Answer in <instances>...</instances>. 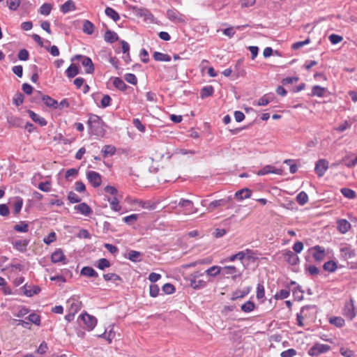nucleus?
I'll return each instance as SVG.
<instances>
[{
	"mask_svg": "<svg viewBox=\"0 0 357 357\" xmlns=\"http://www.w3.org/2000/svg\"><path fill=\"white\" fill-rule=\"evenodd\" d=\"M139 215L138 214H132L128 216H126L123 218V221L128 224L131 225L134 223L138 219Z\"/></svg>",
	"mask_w": 357,
	"mask_h": 357,
	"instance_id": "680f3d73",
	"label": "nucleus"
},
{
	"mask_svg": "<svg viewBox=\"0 0 357 357\" xmlns=\"http://www.w3.org/2000/svg\"><path fill=\"white\" fill-rule=\"evenodd\" d=\"M27 319L29 320V322H31L37 326H39L40 324V317L36 313H32L29 314Z\"/></svg>",
	"mask_w": 357,
	"mask_h": 357,
	"instance_id": "603ef678",
	"label": "nucleus"
},
{
	"mask_svg": "<svg viewBox=\"0 0 357 357\" xmlns=\"http://www.w3.org/2000/svg\"><path fill=\"white\" fill-rule=\"evenodd\" d=\"M18 59L21 61H26L29 59V54L26 49H22L18 53Z\"/></svg>",
	"mask_w": 357,
	"mask_h": 357,
	"instance_id": "69168bd1",
	"label": "nucleus"
},
{
	"mask_svg": "<svg viewBox=\"0 0 357 357\" xmlns=\"http://www.w3.org/2000/svg\"><path fill=\"white\" fill-rule=\"evenodd\" d=\"M223 275H231L233 280L241 277L242 273L234 266H227L222 268Z\"/></svg>",
	"mask_w": 357,
	"mask_h": 357,
	"instance_id": "9d476101",
	"label": "nucleus"
},
{
	"mask_svg": "<svg viewBox=\"0 0 357 357\" xmlns=\"http://www.w3.org/2000/svg\"><path fill=\"white\" fill-rule=\"evenodd\" d=\"M7 6L11 10H16L20 4V0H6Z\"/></svg>",
	"mask_w": 357,
	"mask_h": 357,
	"instance_id": "864d4df0",
	"label": "nucleus"
},
{
	"mask_svg": "<svg viewBox=\"0 0 357 357\" xmlns=\"http://www.w3.org/2000/svg\"><path fill=\"white\" fill-rule=\"evenodd\" d=\"M325 91H326L325 88H323L320 86L316 85L312 87V95L316 96L318 97H322V96H324Z\"/></svg>",
	"mask_w": 357,
	"mask_h": 357,
	"instance_id": "c03bdc74",
	"label": "nucleus"
},
{
	"mask_svg": "<svg viewBox=\"0 0 357 357\" xmlns=\"http://www.w3.org/2000/svg\"><path fill=\"white\" fill-rule=\"evenodd\" d=\"M341 193L347 199H354L356 196L355 191L350 188H343L340 190Z\"/></svg>",
	"mask_w": 357,
	"mask_h": 357,
	"instance_id": "79ce46f5",
	"label": "nucleus"
},
{
	"mask_svg": "<svg viewBox=\"0 0 357 357\" xmlns=\"http://www.w3.org/2000/svg\"><path fill=\"white\" fill-rule=\"evenodd\" d=\"M351 127V123H349L347 121H344L343 123H340L337 126L335 130L339 132H342L346 130L347 128Z\"/></svg>",
	"mask_w": 357,
	"mask_h": 357,
	"instance_id": "052dcab7",
	"label": "nucleus"
},
{
	"mask_svg": "<svg viewBox=\"0 0 357 357\" xmlns=\"http://www.w3.org/2000/svg\"><path fill=\"white\" fill-rule=\"evenodd\" d=\"M104 39L106 42L113 43L118 40L119 36L114 31L107 30L104 35Z\"/></svg>",
	"mask_w": 357,
	"mask_h": 357,
	"instance_id": "393cba45",
	"label": "nucleus"
},
{
	"mask_svg": "<svg viewBox=\"0 0 357 357\" xmlns=\"http://www.w3.org/2000/svg\"><path fill=\"white\" fill-rule=\"evenodd\" d=\"M312 250H314L312 256L315 261H321L324 259L325 249L323 247L320 245H316L313 247Z\"/></svg>",
	"mask_w": 357,
	"mask_h": 357,
	"instance_id": "dca6fc26",
	"label": "nucleus"
},
{
	"mask_svg": "<svg viewBox=\"0 0 357 357\" xmlns=\"http://www.w3.org/2000/svg\"><path fill=\"white\" fill-rule=\"evenodd\" d=\"M29 241L26 239L18 240L12 242V244L17 250L24 252L26 250Z\"/></svg>",
	"mask_w": 357,
	"mask_h": 357,
	"instance_id": "f3484780",
	"label": "nucleus"
},
{
	"mask_svg": "<svg viewBox=\"0 0 357 357\" xmlns=\"http://www.w3.org/2000/svg\"><path fill=\"white\" fill-rule=\"evenodd\" d=\"M344 314L350 320H352L356 315V310L355 309L353 301H351L350 303H347L345 305L344 309Z\"/></svg>",
	"mask_w": 357,
	"mask_h": 357,
	"instance_id": "f8f14e48",
	"label": "nucleus"
},
{
	"mask_svg": "<svg viewBox=\"0 0 357 357\" xmlns=\"http://www.w3.org/2000/svg\"><path fill=\"white\" fill-rule=\"evenodd\" d=\"M79 73L78 66L72 63L66 70V75L68 78H73Z\"/></svg>",
	"mask_w": 357,
	"mask_h": 357,
	"instance_id": "b1692460",
	"label": "nucleus"
},
{
	"mask_svg": "<svg viewBox=\"0 0 357 357\" xmlns=\"http://www.w3.org/2000/svg\"><path fill=\"white\" fill-rule=\"evenodd\" d=\"M270 173L280 175L282 173V170L281 169H275L271 165H266L258 171L257 175L263 176Z\"/></svg>",
	"mask_w": 357,
	"mask_h": 357,
	"instance_id": "4468645a",
	"label": "nucleus"
},
{
	"mask_svg": "<svg viewBox=\"0 0 357 357\" xmlns=\"http://www.w3.org/2000/svg\"><path fill=\"white\" fill-rule=\"evenodd\" d=\"M101 153L105 158L113 155L116 153V148L112 145H105L102 147Z\"/></svg>",
	"mask_w": 357,
	"mask_h": 357,
	"instance_id": "c85d7f7f",
	"label": "nucleus"
},
{
	"mask_svg": "<svg viewBox=\"0 0 357 357\" xmlns=\"http://www.w3.org/2000/svg\"><path fill=\"white\" fill-rule=\"evenodd\" d=\"M340 353L344 357H355L354 351L345 347H341L340 349Z\"/></svg>",
	"mask_w": 357,
	"mask_h": 357,
	"instance_id": "5fc2aeb1",
	"label": "nucleus"
},
{
	"mask_svg": "<svg viewBox=\"0 0 357 357\" xmlns=\"http://www.w3.org/2000/svg\"><path fill=\"white\" fill-rule=\"evenodd\" d=\"M68 199L70 203H79L81 202V198L75 192H70L68 195Z\"/></svg>",
	"mask_w": 357,
	"mask_h": 357,
	"instance_id": "13d9d810",
	"label": "nucleus"
},
{
	"mask_svg": "<svg viewBox=\"0 0 357 357\" xmlns=\"http://www.w3.org/2000/svg\"><path fill=\"white\" fill-rule=\"evenodd\" d=\"M89 133L98 137H102L105 133V123L100 116L96 114H89L88 120Z\"/></svg>",
	"mask_w": 357,
	"mask_h": 357,
	"instance_id": "f257e3e1",
	"label": "nucleus"
},
{
	"mask_svg": "<svg viewBox=\"0 0 357 357\" xmlns=\"http://www.w3.org/2000/svg\"><path fill=\"white\" fill-rule=\"evenodd\" d=\"M75 60L81 61L82 65L86 68V73L93 74L94 73V66L92 60L89 57L81 54H77L71 59V61H74Z\"/></svg>",
	"mask_w": 357,
	"mask_h": 357,
	"instance_id": "7ed1b4c3",
	"label": "nucleus"
},
{
	"mask_svg": "<svg viewBox=\"0 0 357 357\" xmlns=\"http://www.w3.org/2000/svg\"><path fill=\"white\" fill-rule=\"evenodd\" d=\"M125 79L130 84H137V77L132 73H127L125 75Z\"/></svg>",
	"mask_w": 357,
	"mask_h": 357,
	"instance_id": "e2e57ef3",
	"label": "nucleus"
},
{
	"mask_svg": "<svg viewBox=\"0 0 357 357\" xmlns=\"http://www.w3.org/2000/svg\"><path fill=\"white\" fill-rule=\"evenodd\" d=\"M82 320L84 321L88 331L93 330L97 324V319L95 317L84 313L80 315Z\"/></svg>",
	"mask_w": 357,
	"mask_h": 357,
	"instance_id": "0eeeda50",
	"label": "nucleus"
},
{
	"mask_svg": "<svg viewBox=\"0 0 357 357\" xmlns=\"http://www.w3.org/2000/svg\"><path fill=\"white\" fill-rule=\"evenodd\" d=\"M328 38H329L330 42L333 45L337 44L343 40V38L341 36L334 34V33L330 35Z\"/></svg>",
	"mask_w": 357,
	"mask_h": 357,
	"instance_id": "0e129e2a",
	"label": "nucleus"
},
{
	"mask_svg": "<svg viewBox=\"0 0 357 357\" xmlns=\"http://www.w3.org/2000/svg\"><path fill=\"white\" fill-rule=\"evenodd\" d=\"M89 182L94 187L98 188L101 185L102 179L99 173L94 171H89L86 173Z\"/></svg>",
	"mask_w": 357,
	"mask_h": 357,
	"instance_id": "423d86ee",
	"label": "nucleus"
},
{
	"mask_svg": "<svg viewBox=\"0 0 357 357\" xmlns=\"http://www.w3.org/2000/svg\"><path fill=\"white\" fill-rule=\"evenodd\" d=\"M222 268L218 266H213L206 271V273L209 276L215 277L220 273Z\"/></svg>",
	"mask_w": 357,
	"mask_h": 357,
	"instance_id": "a19ab883",
	"label": "nucleus"
},
{
	"mask_svg": "<svg viewBox=\"0 0 357 357\" xmlns=\"http://www.w3.org/2000/svg\"><path fill=\"white\" fill-rule=\"evenodd\" d=\"M285 260L291 265H296L299 262L298 255L291 250H286L284 252Z\"/></svg>",
	"mask_w": 357,
	"mask_h": 357,
	"instance_id": "2eb2a0df",
	"label": "nucleus"
},
{
	"mask_svg": "<svg viewBox=\"0 0 357 357\" xmlns=\"http://www.w3.org/2000/svg\"><path fill=\"white\" fill-rule=\"evenodd\" d=\"M13 229L17 232L26 233L29 231V225L25 221H21L19 224L15 225Z\"/></svg>",
	"mask_w": 357,
	"mask_h": 357,
	"instance_id": "473e14b6",
	"label": "nucleus"
},
{
	"mask_svg": "<svg viewBox=\"0 0 357 357\" xmlns=\"http://www.w3.org/2000/svg\"><path fill=\"white\" fill-rule=\"evenodd\" d=\"M23 199L21 197H16L13 202V207L15 214H18L22 207Z\"/></svg>",
	"mask_w": 357,
	"mask_h": 357,
	"instance_id": "72a5a7b5",
	"label": "nucleus"
},
{
	"mask_svg": "<svg viewBox=\"0 0 357 357\" xmlns=\"http://www.w3.org/2000/svg\"><path fill=\"white\" fill-rule=\"evenodd\" d=\"M328 169V162L325 159H320L315 164L314 171L319 177H322Z\"/></svg>",
	"mask_w": 357,
	"mask_h": 357,
	"instance_id": "6e6552de",
	"label": "nucleus"
},
{
	"mask_svg": "<svg viewBox=\"0 0 357 357\" xmlns=\"http://www.w3.org/2000/svg\"><path fill=\"white\" fill-rule=\"evenodd\" d=\"M213 87L212 86H206L201 90L200 96L202 98L209 97L213 95Z\"/></svg>",
	"mask_w": 357,
	"mask_h": 357,
	"instance_id": "c9c22d12",
	"label": "nucleus"
},
{
	"mask_svg": "<svg viewBox=\"0 0 357 357\" xmlns=\"http://www.w3.org/2000/svg\"><path fill=\"white\" fill-rule=\"evenodd\" d=\"M296 201L300 205L303 206L308 202V196L305 192L302 191L297 195Z\"/></svg>",
	"mask_w": 357,
	"mask_h": 357,
	"instance_id": "37998d69",
	"label": "nucleus"
},
{
	"mask_svg": "<svg viewBox=\"0 0 357 357\" xmlns=\"http://www.w3.org/2000/svg\"><path fill=\"white\" fill-rule=\"evenodd\" d=\"M142 253L135 250H130L128 253L127 258L133 262H137L141 261Z\"/></svg>",
	"mask_w": 357,
	"mask_h": 357,
	"instance_id": "2f4dec72",
	"label": "nucleus"
},
{
	"mask_svg": "<svg viewBox=\"0 0 357 357\" xmlns=\"http://www.w3.org/2000/svg\"><path fill=\"white\" fill-rule=\"evenodd\" d=\"M251 190L248 188H243V189H241L238 191H237L235 195H234V197L241 201L244 199H248L249 197H250L251 196Z\"/></svg>",
	"mask_w": 357,
	"mask_h": 357,
	"instance_id": "412c9836",
	"label": "nucleus"
},
{
	"mask_svg": "<svg viewBox=\"0 0 357 357\" xmlns=\"http://www.w3.org/2000/svg\"><path fill=\"white\" fill-rule=\"evenodd\" d=\"M83 32L91 35L94 31V25L89 20H84L83 24Z\"/></svg>",
	"mask_w": 357,
	"mask_h": 357,
	"instance_id": "7c9ffc66",
	"label": "nucleus"
},
{
	"mask_svg": "<svg viewBox=\"0 0 357 357\" xmlns=\"http://www.w3.org/2000/svg\"><path fill=\"white\" fill-rule=\"evenodd\" d=\"M231 199V197H228L227 198L214 200L211 202L207 206L208 212H212L218 207L225 206L229 202H230Z\"/></svg>",
	"mask_w": 357,
	"mask_h": 357,
	"instance_id": "1a4fd4ad",
	"label": "nucleus"
},
{
	"mask_svg": "<svg viewBox=\"0 0 357 357\" xmlns=\"http://www.w3.org/2000/svg\"><path fill=\"white\" fill-rule=\"evenodd\" d=\"M351 228V224L344 219H342L337 221V229L342 234H345Z\"/></svg>",
	"mask_w": 357,
	"mask_h": 357,
	"instance_id": "4be33fe9",
	"label": "nucleus"
},
{
	"mask_svg": "<svg viewBox=\"0 0 357 357\" xmlns=\"http://www.w3.org/2000/svg\"><path fill=\"white\" fill-rule=\"evenodd\" d=\"M111 266L110 262L105 258H101L98 261L97 268L100 270H104Z\"/></svg>",
	"mask_w": 357,
	"mask_h": 357,
	"instance_id": "de8ad7c7",
	"label": "nucleus"
},
{
	"mask_svg": "<svg viewBox=\"0 0 357 357\" xmlns=\"http://www.w3.org/2000/svg\"><path fill=\"white\" fill-rule=\"evenodd\" d=\"M43 100L44 103L49 107L54 108V109L57 107V105H58L57 101L48 96H44L43 97Z\"/></svg>",
	"mask_w": 357,
	"mask_h": 357,
	"instance_id": "e433bc0d",
	"label": "nucleus"
},
{
	"mask_svg": "<svg viewBox=\"0 0 357 357\" xmlns=\"http://www.w3.org/2000/svg\"><path fill=\"white\" fill-rule=\"evenodd\" d=\"M108 202L110 204L111 208L114 211H120L121 210V206L119 204V201L116 197L112 198H109Z\"/></svg>",
	"mask_w": 357,
	"mask_h": 357,
	"instance_id": "58836bf2",
	"label": "nucleus"
},
{
	"mask_svg": "<svg viewBox=\"0 0 357 357\" xmlns=\"http://www.w3.org/2000/svg\"><path fill=\"white\" fill-rule=\"evenodd\" d=\"M113 84L116 89L122 91H125L128 87L124 81L119 77H115L114 79Z\"/></svg>",
	"mask_w": 357,
	"mask_h": 357,
	"instance_id": "f704fd0d",
	"label": "nucleus"
},
{
	"mask_svg": "<svg viewBox=\"0 0 357 357\" xmlns=\"http://www.w3.org/2000/svg\"><path fill=\"white\" fill-rule=\"evenodd\" d=\"M330 349L331 347L328 344L316 343L309 349L308 354L311 356H317L326 353Z\"/></svg>",
	"mask_w": 357,
	"mask_h": 357,
	"instance_id": "20e7f679",
	"label": "nucleus"
},
{
	"mask_svg": "<svg viewBox=\"0 0 357 357\" xmlns=\"http://www.w3.org/2000/svg\"><path fill=\"white\" fill-rule=\"evenodd\" d=\"M204 275V273L195 272L190 275V286L194 289H201L206 286V282L200 280L199 278Z\"/></svg>",
	"mask_w": 357,
	"mask_h": 357,
	"instance_id": "f03ea898",
	"label": "nucleus"
},
{
	"mask_svg": "<svg viewBox=\"0 0 357 357\" xmlns=\"http://www.w3.org/2000/svg\"><path fill=\"white\" fill-rule=\"evenodd\" d=\"M105 14L111 17L114 22H117L120 19L119 13L110 7H107L105 9Z\"/></svg>",
	"mask_w": 357,
	"mask_h": 357,
	"instance_id": "4c0bfd02",
	"label": "nucleus"
},
{
	"mask_svg": "<svg viewBox=\"0 0 357 357\" xmlns=\"http://www.w3.org/2000/svg\"><path fill=\"white\" fill-rule=\"evenodd\" d=\"M210 6L213 8L215 10H220L222 9L225 6V3H222L221 0H213Z\"/></svg>",
	"mask_w": 357,
	"mask_h": 357,
	"instance_id": "3c124183",
	"label": "nucleus"
},
{
	"mask_svg": "<svg viewBox=\"0 0 357 357\" xmlns=\"http://www.w3.org/2000/svg\"><path fill=\"white\" fill-rule=\"evenodd\" d=\"M75 4L72 0H68L61 7V10L63 13H67L69 11L75 10Z\"/></svg>",
	"mask_w": 357,
	"mask_h": 357,
	"instance_id": "a878e982",
	"label": "nucleus"
},
{
	"mask_svg": "<svg viewBox=\"0 0 357 357\" xmlns=\"http://www.w3.org/2000/svg\"><path fill=\"white\" fill-rule=\"evenodd\" d=\"M160 289L157 284H153L149 287V294L151 297L155 298L159 294Z\"/></svg>",
	"mask_w": 357,
	"mask_h": 357,
	"instance_id": "4d7b16f0",
	"label": "nucleus"
},
{
	"mask_svg": "<svg viewBox=\"0 0 357 357\" xmlns=\"http://www.w3.org/2000/svg\"><path fill=\"white\" fill-rule=\"evenodd\" d=\"M80 274L89 278H97L98 276V273L90 266L83 267L81 270Z\"/></svg>",
	"mask_w": 357,
	"mask_h": 357,
	"instance_id": "5701e85b",
	"label": "nucleus"
},
{
	"mask_svg": "<svg viewBox=\"0 0 357 357\" xmlns=\"http://www.w3.org/2000/svg\"><path fill=\"white\" fill-rule=\"evenodd\" d=\"M75 210L84 215H89L92 213L91 208L86 203H81L74 207Z\"/></svg>",
	"mask_w": 357,
	"mask_h": 357,
	"instance_id": "aec40b11",
	"label": "nucleus"
},
{
	"mask_svg": "<svg viewBox=\"0 0 357 357\" xmlns=\"http://www.w3.org/2000/svg\"><path fill=\"white\" fill-rule=\"evenodd\" d=\"M296 354V351L294 349H289L282 351L280 354L281 357H294Z\"/></svg>",
	"mask_w": 357,
	"mask_h": 357,
	"instance_id": "774afa93",
	"label": "nucleus"
},
{
	"mask_svg": "<svg viewBox=\"0 0 357 357\" xmlns=\"http://www.w3.org/2000/svg\"><path fill=\"white\" fill-rule=\"evenodd\" d=\"M162 290L167 294H172L175 291V287L170 283H166L162 286Z\"/></svg>",
	"mask_w": 357,
	"mask_h": 357,
	"instance_id": "6e6d98bb",
	"label": "nucleus"
},
{
	"mask_svg": "<svg viewBox=\"0 0 357 357\" xmlns=\"http://www.w3.org/2000/svg\"><path fill=\"white\" fill-rule=\"evenodd\" d=\"M323 268L325 271L333 273L337 269V264L333 261H328L324 263Z\"/></svg>",
	"mask_w": 357,
	"mask_h": 357,
	"instance_id": "a18cd8bd",
	"label": "nucleus"
},
{
	"mask_svg": "<svg viewBox=\"0 0 357 357\" xmlns=\"http://www.w3.org/2000/svg\"><path fill=\"white\" fill-rule=\"evenodd\" d=\"M255 305L252 301H248L243 303L241 308L244 312H250L255 309Z\"/></svg>",
	"mask_w": 357,
	"mask_h": 357,
	"instance_id": "49530a36",
	"label": "nucleus"
},
{
	"mask_svg": "<svg viewBox=\"0 0 357 357\" xmlns=\"http://www.w3.org/2000/svg\"><path fill=\"white\" fill-rule=\"evenodd\" d=\"M67 305L69 308V312L77 313L82 307V303L77 299L70 298L67 301Z\"/></svg>",
	"mask_w": 357,
	"mask_h": 357,
	"instance_id": "9b49d317",
	"label": "nucleus"
},
{
	"mask_svg": "<svg viewBox=\"0 0 357 357\" xmlns=\"http://www.w3.org/2000/svg\"><path fill=\"white\" fill-rule=\"evenodd\" d=\"M289 296V291L287 289H281L275 294L277 299H284L288 298Z\"/></svg>",
	"mask_w": 357,
	"mask_h": 357,
	"instance_id": "338daca9",
	"label": "nucleus"
},
{
	"mask_svg": "<svg viewBox=\"0 0 357 357\" xmlns=\"http://www.w3.org/2000/svg\"><path fill=\"white\" fill-rule=\"evenodd\" d=\"M153 57L154 60L157 61H171V56L167 54H164L159 52H155L153 54Z\"/></svg>",
	"mask_w": 357,
	"mask_h": 357,
	"instance_id": "bb28decb",
	"label": "nucleus"
},
{
	"mask_svg": "<svg viewBox=\"0 0 357 357\" xmlns=\"http://www.w3.org/2000/svg\"><path fill=\"white\" fill-rule=\"evenodd\" d=\"M309 306L303 307L301 310V312L297 314V323L300 326H303L304 325L303 321L305 317H307L306 312L310 309Z\"/></svg>",
	"mask_w": 357,
	"mask_h": 357,
	"instance_id": "cd10ccee",
	"label": "nucleus"
},
{
	"mask_svg": "<svg viewBox=\"0 0 357 357\" xmlns=\"http://www.w3.org/2000/svg\"><path fill=\"white\" fill-rule=\"evenodd\" d=\"M340 251L347 259H351L355 256V251L348 246L342 248Z\"/></svg>",
	"mask_w": 357,
	"mask_h": 357,
	"instance_id": "ea45409f",
	"label": "nucleus"
},
{
	"mask_svg": "<svg viewBox=\"0 0 357 357\" xmlns=\"http://www.w3.org/2000/svg\"><path fill=\"white\" fill-rule=\"evenodd\" d=\"M273 100L271 94H265L258 100L257 105L266 106Z\"/></svg>",
	"mask_w": 357,
	"mask_h": 357,
	"instance_id": "c756f323",
	"label": "nucleus"
},
{
	"mask_svg": "<svg viewBox=\"0 0 357 357\" xmlns=\"http://www.w3.org/2000/svg\"><path fill=\"white\" fill-rule=\"evenodd\" d=\"M330 323L337 327H342L344 325V320L342 317H334L331 318Z\"/></svg>",
	"mask_w": 357,
	"mask_h": 357,
	"instance_id": "8fccbe9b",
	"label": "nucleus"
},
{
	"mask_svg": "<svg viewBox=\"0 0 357 357\" xmlns=\"http://www.w3.org/2000/svg\"><path fill=\"white\" fill-rule=\"evenodd\" d=\"M52 5L50 3H45L40 8V13L43 15H50L52 10Z\"/></svg>",
	"mask_w": 357,
	"mask_h": 357,
	"instance_id": "09e8293b",
	"label": "nucleus"
},
{
	"mask_svg": "<svg viewBox=\"0 0 357 357\" xmlns=\"http://www.w3.org/2000/svg\"><path fill=\"white\" fill-rule=\"evenodd\" d=\"M51 259L53 263L63 262L66 264V257L61 250L59 249L54 251L52 256Z\"/></svg>",
	"mask_w": 357,
	"mask_h": 357,
	"instance_id": "a211bd4d",
	"label": "nucleus"
},
{
	"mask_svg": "<svg viewBox=\"0 0 357 357\" xmlns=\"http://www.w3.org/2000/svg\"><path fill=\"white\" fill-rule=\"evenodd\" d=\"M178 206L185 208L188 213H193L197 211V209L194 207V204L191 200L181 199L178 202Z\"/></svg>",
	"mask_w": 357,
	"mask_h": 357,
	"instance_id": "ddd939ff",
	"label": "nucleus"
},
{
	"mask_svg": "<svg viewBox=\"0 0 357 357\" xmlns=\"http://www.w3.org/2000/svg\"><path fill=\"white\" fill-rule=\"evenodd\" d=\"M103 278L105 281L109 280H121V277L116 273H106L103 275Z\"/></svg>",
	"mask_w": 357,
	"mask_h": 357,
	"instance_id": "bf43d9fd",
	"label": "nucleus"
},
{
	"mask_svg": "<svg viewBox=\"0 0 357 357\" xmlns=\"http://www.w3.org/2000/svg\"><path fill=\"white\" fill-rule=\"evenodd\" d=\"M167 16L170 21L174 23L185 22V17L174 8L167 10Z\"/></svg>",
	"mask_w": 357,
	"mask_h": 357,
	"instance_id": "39448f33",
	"label": "nucleus"
},
{
	"mask_svg": "<svg viewBox=\"0 0 357 357\" xmlns=\"http://www.w3.org/2000/svg\"><path fill=\"white\" fill-rule=\"evenodd\" d=\"M29 117L36 123H38L40 126H45L47 125V121L43 118L36 114L32 110L27 111Z\"/></svg>",
	"mask_w": 357,
	"mask_h": 357,
	"instance_id": "6ab92c4d",
	"label": "nucleus"
}]
</instances>
